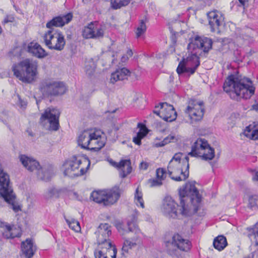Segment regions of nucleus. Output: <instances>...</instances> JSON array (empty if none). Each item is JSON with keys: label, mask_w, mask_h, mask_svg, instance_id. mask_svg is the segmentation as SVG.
<instances>
[{"label": "nucleus", "mask_w": 258, "mask_h": 258, "mask_svg": "<svg viewBox=\"0 0 258 258\" xmlns=\"http://www.w3.org/2000/svg\"><path fill=\"white\" fill-rule=\"evenodd\" d=\"M212 39L208 37L197 36L192 39L187 46V49L191 51L192 53L179 62L176 69L178 74L180 75L184 73L191 75L194 74L200 62L197 52L194 51L198 49L204 52H208L212 48Z\"/></svg>", "instance_id": "f257e3e1"}, {"label": "nucleus", "mask_w": 258, "mask_h": 258, "mask_svg": "<svg viewBox=\"0 0 258 258\" xmlns=\"http://www.w3.org/2000/svg\"><path fill=\"white\" fill-rule=\"evenodd\" d=\"M225 92L230 97L237 101L247 99L254 93L255 88L250 79L239 73L229 76L223 85Z\"/></svg>", "instance_id": "f03ea898"}, {"label": "nucleus", "mask_w": 258, "mask_h": 258, "mask_svg": "<svg viewBox=\"0 0 258 258\" xmlns=\"http://www.w3.org/2000/svg\"><path fill=\"white\" fill-rule=\"evenodd\" d=\"M97 231L99 233L97 239L98 246L94 251L95 258H116L117 249L108 239L111 234L110 226L107 223L101 224Z\"/></svg>", "instance_id": "7ed1b4c3"}, {"label": "nucleus", "mask_w": 258, "mask_h": 258, "mask_svg": "<svg viewBox=\"0 0 258 258\" xmlns=\"http://www.w3.org/2000/svg\"><path fill=\"white\" fill-rule=\"evenodd\" d=\"M181 210H199L202 205V196L194 183H187L179 189Z\"/></svg>", "instance_id": "20e7f679"}, {"label": "nucleus", "mask_w": 258, "mask_h": 258, "mask_svg": "<svg viewBox=\"0 0 258 258\" xmlns=\"http://www.w3.org/2000/svg\"><path fill=\"white\" fill-rule=\"evenodd\" d=\"M38 64L36 61L26 58L13 65L14 75L23 83L32 82L37 75Z\"/></svg>", "instance_id": "39448f33"}, {"label": "nucleus", "mask_w": 258, "mask_h": 258, "mask_svg": "<svg viewBox=\"0 0 258 258\" xmlns=\"http://www.w3.org/2000/svg\"><path fill=\"white\" fill-rule=\"evenodd\" d=\"M19 159L24 167L31 172L35 171L38 177L42 180L49 181L54 175V170L51 165L41 167L36 160L25 155H20Z\"/></svg>", "instance_id": "423d86ee"}, {"label": "nucleus", "mask_w": 258, "mask_h": 258, "mask_svg": "<svg viewBox=\"0 0 258 258\" xmlns=\"http://www.w3.org/2000/svg\"><path fill=\"white\" fill-rule=\"evenodd\" d=\"M0 195L13 210H21V206L10 185L9 175L0 166Z\"/></svg>", "instance_id": "0eeeda50"}, {"label": "nucleus", "mask_w": 258, "mask_h": 258, "mask_svg": "<svg viewBox=\"0 0 258 258\" xmlns=\"http://www.w3.org/2000/svg\"><path fill=\"white\" fill-rule=\"evenodd\" d=\"M189 158L185 156L182 160V164L170 161L167 167L170 178L176 181L185 180L189 175Z\"/></svg>", "instance_id": "6e6552de"}, {"label": "nucleus", "mask_w": 258, "mask_h": 258, "mask_svg": "<svg viewBox=\"0 0 258 258\" xmlns=\"http://www.w3.org/2000/svg\"><path fill=\"white\" fill-rule=\"evenodd\" d=\"M43 38L45 45L50 49L61 51L64 48V36L58 29L48 30L45 33Z\"/></svg>", "instance_id": "1a4fd4ad"}, {"label": "nucleus", "mask_w": 258, "mask_h": 258, "mask_svg": "<svg viewBox=\"0 0 258 258\" xmlns=\"http://www.w3.org/2000/svg\"><path fill=\"white\" fill-rule=\"evenodd\" d=\"M59 115L58 109L53 107L47 108L42 114L40 123L46 130L57 131L59 127Z\"/></svg>", "instance_id": "9d476101"}, {"label": "nucleus", "mask_w": 258, "mask_h": 258, "mask_svg": "<svg viewBox=\"0 0 258 258\" xmlns=\"http://www.w3.org/2000/svg\"><path fill=\"white\" fill-rule=\"evenodd\" d=\"M119 194L116 190H104L92 192L91 198L97 203L104 206L114 204L119 199Z\"/></svg>", "instance_id": "9b49d317"}, {"label": "nucleus", "mask_w": 258, "mask_h": 258, "mask_svg": "<svg viewBox=\"0 0 258 258\" xmlns=\"http://www.w3.org/2000/svg\"><path fill=\"white\" fill-rule=\"evenodd\" d=\"M40 90L44 97H48L63 94L67 88L62 82L46 80L41 83Z\"/></svg>", "instance_id": "f8f14e48"}, {"label": "nucleus", "mask_w": 258, "mask_h": 258, "mask_svg": "<svg viewBox=\"0 0 258 258\" xmlns=\"http://www.w3.org/2000/svg\"><path fill=\"white\" fill-rule=\"evenodd\" d=\"M164 243L169 250H176L178 249L186 251L190 249V242L182 237L180 234H174L169 239L165 238Z\"/></svg>", "instance_id": "ddd939ff"}, {"label": "nucleus", "mask_w": 258, "mask_h": 258, "mask_svg": "<svg viewBox=\"0 0 258 258\" xmlns=\"http://www.w3.org/2000/svg\"><path fill=\"white\" fill-rule=\"evenodd\" d=\"M138 212L135 211L133 214L127 218V228L124 227L122 222L119 220H115L114 225L117 229L118 231L122 235H125L130 232H134L135 234H138L140 232V229L137 225Z\"/></svg>", "instance_id": "4468645a"}, {"label": "nucleus", "mask_w": 258, "mask_h": 258, "mask_svg": "<svg viewBox=\"0 0 258 258\" xmlns=\"http://www.w3.org/2000/svg\"><path fill=\"white\" fill-rule=\"evenodd\" d=\"M205 112L204 103L202 101L191 100L185 110V113L188 115L191 122L201 120Z\"/></svg>", "instance_id": "2eb2a0df"}, {"label": "nucleus", "mask_w": 258, "mask_h": 258, "mask_svg": "<svg viewBox=\"0 0 258 258\" xmlns=\"http://www.w3.org/2000/svg\"><path fill=\"white\" fill-rule=\"evenodd\" d=\"M81 164V160L76 156H73L70 160L67 161L63 165V174L65 176L74 177L84 174L86 171L84 168H81L79 172V167Z\"/></svg>", "instance_id": "dca6fc26"}, {"label": "nucleus", "mask_w": 258, "mask_h": 258, "mask_svg": "<svg viewBox=\"0 0 258 258\" xmlns=\"http://www.w3.org/2000/svg\"><path fill=\"white\" fill-rule=\"evenodd\" d=\"M104 30L96 22H91L83 31V36L86 39H100L103 38Z\"/></svg>", "instance_id": "f3484780"}, {"label": "nucleus", "mask_w": 258, "mask_h": 258, "mask_svg": "<svg viewBox=\"0 0 258 258\" xmlns=\"http://www.w3.org/2000/svg\"><path fill=\"white\" fill-rule=\"evenodd\" d=\"M161 109V118L167 122H171L175 120L177 117V113L173 106L166 102L159 104Z\"/></svg>", "instance_id": "a211bd4d"}, {"label": "nucleus", "mask_w": 258, "mask_h": 258, "mask_svg": "<svg viewBox=\"0 0 258 258\" xmlns=\"http://www.w3.org/2000/svg\"><path fill=\"white\" fill-rule=\"evenodd\" d=\"M72 17L73 16L71 13L54 17L46 23V27L48 30L56 29L54 27H62L65 24L69 23L72 20Z\"/></svg>", "instance_id": "6ab92c4d"}, {"label": "nucleus", "mask_w": 258, "mask_h": 258, "mask_svg": "<svg viewBox=\"0 0 258 258\" xmlns=\"http://www.w3.org/2000/svg\"><path fill=\"white\" fill-rule=\"evenodd\" d=\"M209 24L212 32H220L219 27L223 24V19L219 12L212 11L208 14Z\"/></svg>", "instance_id": "aec40b11"}, {"label": "nucleus", "mask_w": 258, "mask_h": 258, "mask_svg": "<svg viewBox=\"0 0 258 258\" xmlns=\"http://www.w3.org/2000/svg\"><path fill=\"white\" fill-rule=\"evenodd\" d=\"M208 143L205 139L199 138L191 146V151L188 153L189 155L192 157H198L201 155L200 153L208 146Z\"/></svg>", "instance_id": "412c9836"}, {"label": "nucleus", "mask_w": 258, "mask_h": 258, "mask_svg": "<svg viewBox=\"0 0 258 258\" xmlns=\"http://www.w3.org/2000/svg\"><path fill=\"white\" fill-rule=\"evenodd\" d=\"M21 248L22 253L26 258H32L36 251L35 246L30 239H27L22 242Z\"/></svg>", "instance_id": "4be33fe9"}, {"label": "nucleus", "mask_w": 258, "mask_h": 258, "mask_svg": "<svg viewBox=\"0 0 258 258\" xmlns=\"http://www.w3.org/2000/svg\"><path fill=\"white\" fill-rule=\"evenodd\" d=\"M28 51L37 58H44L47 55L45 50L38 43H30L27 47Z\"/></svg>", "instance_id": "5701e85b"}, {"label": "nucleus", "mask_w": 258, "mask_h": 258, "mask_svg": "<svg viewBox=\"0 0 258 258\" xmlns=\"http://www.w3.org/2000/svg\"><path fill=\"white\" fill-rule=\"evenodd\" d=\"M101 135L98 132H91L90 138V146L89 149L91 150H98L102 148L105 145L103 141H101Z\"/></svg>", "instance_id": "b1692460"}, {"label": "nucleus", "mask_w": 258, "mask_h": 258, "mask_svg": "<svg viewBox=\"0 0 258 258\" xmlns=\"http://www.w3.org/2000/svg\"><path fill=\"white\" fill-rule=\"evenodd\" d=\"M21 235V230L19 226L18 227L14 226L6 225L5 231L3 233V236L7 239H13L16 237H20Z\"/></svg>", "instance_id": "393cba45"}, {"label": "nucleus", "mask_w": 258, "mask_h": 258, "mask_svg": "<svg viewBox=\"0 0 258 258\" xmlns=\"http://www.w3.org/2000/svg\"><path fill=\"white\" fill-rule=\"evenodd\" d=\"M91 131H84L79 136L78 139V145L82 148L89 149L90 146V138L91 136Z\"/></svg>", "instance_id": "a878e982"}, {"label": "nucleus", "mask_w": 258, "mask_h": 258, "mask_svg": "<svg viewBox=\"0 0 258 258\" xmlns=\"http://www.w3.org/2000/svg\"><path fill=\"white\" fill-rule=\"evenodd\" d=\"M130 71L125 68L116 70L115 72L112 73L110 82L112 83H114L117 81L126 79L130 76Z\"/></svg>", "instance_id": "bb28decb"}, {"label": "nucleus", "mask_w": 258, "mask_h": 258, "mask_svg": "<svg viewBox=\"0 0 258 258\" xmlns=\"http://www.w3.org/2000/svg\"><path fill=\"white\" fill-rule=\"evenodd\" d=\"M117 166L121 168L120 175L122 178H124L127 174H129L132 172V168L131 166V162L129 159L120 161Z\"/></svg>", "instance_id": "cd10ccee"}, {"label": "nucleus", "mask_w": 258, "mask_h": 258, "mask_svg": "<svg viewBox=\"0 0 258 258\" xmlns=\"http://www.w3.org/2000/svg\"><path fill=\"white\" fill-rule=\"evenodd\" d=\"M62 192V189L55 187H50L47 189L44 196L46 199L58 198Z\"/></svg>", "instance_id": "c85d7f7f"}, {"label": "nucleus", "mask_w": 258, "mask_h": 258, "mask_svg": "<svg viewBox=\"0 0 258 258\" xmlns=\"http://www.w3.org/2000/svg\"><path fill=\"white\" fill-rule=\"evenodd\" d=\"M245 135L252 140H258V122L253 126L249 125L247 126L245 130Z\"/></svg>", "instance_id": "c756f323"}, {"label": "nucleus", "mask_w": 258, "mask_h": 258, "mask_svg": "<svg viewBox=\"0 0 258 258\" xmlns=\"http://www.w3.org/2000/svg\"><path fill=\"white\" fill-rule=\"evenodd\" d=\"M227 245L226 238L223 235L216 237L213 241L214 248L219 251H221Z\"/></svg>", "instance_id": "7c9ffc66"}, {"label": "nucleus", "mask_w": 258, "mask_h": 258, "mask_svg": "<svg viewBox=\"0 0 258 258\" xmlns=\"http://www.w3.org/2000/svg\"><path fill=\"white\" fill-rule=\"evenodd\" d=\"M200 155L198 157H201L203 160H211L215 157L214 149L208 144V146L204 149V151H202V152L200 153Z\"/></svg>", "instance_id": "2f4dec72"}, {"label": "nucleus", "mask_w": 258, "mask_h": 258, "mask_svg": "<svg viewBox=\"0 0 258 258\" xmlns=\"http://www.w3.org/2000/svg\"><path fill=\"white\" fill-rule=\"evenodd\" d=\"M178 205L170 196H166L163 200L162 208L164 210H175Z\"/></svg>", "instance_id": "473e14b6"}, {"label": "nucleus", "mask_w": 258, "mask_h": 258, "mask_svg": "<svg viewBox=\"0 0 258 258\" xmlns=\"http://www.w3.org/2000/svg\"><path fill=\"white\" fill-rule=\"evenodd\" d=\"M64 218L71 229L77 232L81 231V226L77 220L71 217L66 218V216H64Z\"/></svg>", "instance_id": "72a5a7b5"}, {"label": "nucleus", "mask_w": 258, "mask_h": 258, "mask_svg": "<svg viewBox=\"0 0 258 258\" xmlns=\"http://www.w3.org/2000/svg\"><path fill=\"white\" fill-rule=\"evenodd\" d=\"M131 0H111V5L113 9H120L127 6Z\"/></svg>", "instance_id": "f704fd0d"}, {"label": "nucleus", "mask_w": 258, "mask_h": 258, "mask_svg": "<svg viewBox=\"0 0 258 258\" xmlns=\"http://www.w3.org/2000/svg\"><path fill=\"white\" fill-rule=\"evenodd\" d=\"M147 27L145 20H141L137 28L136 32L137 37L138 38L143 35L146 31Z\"/></svg>", "instance_id": "c9c22d12"}, {"label": "nucleus", "mask_w": 258, "mask_h": 258, "mask_svg": "<svg viewBox=\"0 0 258 258\" xmlns=\"http://www.w3.org/2000/svg\"><path fill=\"white\" fill-rule=\"evenodd\" d=\"M248 205L250 208L258 209V195L250 196L248 198Z\"/></svg>", "instance_id": "e433bc0d"}, {"label": "nucleus", "mask_w": 258, "mask_h": 258, "mask_svg": "<svg viewBox=\"0 0 258 258\" xmlns=\"http://www.w3.org/2000/svg\"><path fill=\"white\" fill-rule=\"evenodd\" d=\"M135 202L139 208L142 209L145 208L144 201L142 198V194L141 192H139L138 188H137L136 190Z\"/></svg>", "instance_id": "4c0bfd02"}, {"label": "nucleus", "mask_w": 258, "mask_h": 258, "mask_svg": "<svg viewBox=\"0 0 258 258\" xmlns=\"http://www.w3.org/2000/svg\"><path fill=\"white\" fill-rule=\"evenodd\" d=\"M138 127L139 128V131L137 133L136 136L142 139L148 134L147 128L145 125L142 123H138Z\"/></svg>", "instance_id": "58836bf2"}, {"label": "nucleus", "mask_w": 258, "mask_h": 258, "mask_svg": "<svg viewBox=\"0 0 258 258\" xmlns=\"http://www.w3.org/2000/svg\"><path fill=\"white\" fill-rule=\"evenodd\" d=\"M175 139V137L172 135H169L167 137L164 139V140L160 142L159 143H156L155 144V146L156 147H161L164 146L165 145L170 143L172 141H173Z\"/></svg>", "instance_id": "ea45409f"}, {"label": "nucleus", "mask_w": 258, "mask_h": 258, "mask_svg": "<svg viewBox=\"0 0 258 258\" xmlns=\"http://www.w3.org/2000/svg\"><path fill=\"white\" fill-rule=\"evenodd\" d=\"M17 97L18 98V101L16 103L17 105L23 110L25 109L27 106V101L24 99L21 98L19 94L17 95Z\"/></svg>", "instance_id": "a19ab883"}, {"label": "nucleus", "mask_w": 258, "mask_h": 258, "mask_svg": "<svg viewBox=\"0 0 258 258\" xmlns=\"http://www.w3.org/2000/svg\"><path fill=\"white\" fill-rule=\"evenodd\" d=\"M163 215L168 218L178 217L177 211H164Z\"/></svg>", "instance_id": "79ce46f5"}, {"label": "nucleus", "mask_w": 258, "mask_h": 258, "mask_svg": "<svg viewBox=\"0 0 258 258\" xmlns=\"http://www.w3.org/2000/svg\"><path fill=\"white\" fill-rule=\"evenodd\" d=\"M95 64L93 62L90 64H86L85 70L86 73L89 76H91L95 71Z\"/></svg>", "instance_id": "37998d69"}, {"label": "nucleus", "mask_w": 258, "mask_h": 258, "mask_svg": "<svg viewBox=\"0 0 258 258\" xmlns=\"http://www.w3.org/2000/svg\"><path fill=\"white\" fill-rule=\"evenodd\" d=\"M182 156V154L181 153H176L173 157L172 159L170 160V161H173L174 163L176 162L182 164V161H181Z\"/></svg>", "instance_id": "c03bdc74"}, {"label": "nucleus", "mask_w": 258, "mask_h": 258, "mask_svg": "<svg viewBox=\"0 0 258 258\" xmlns=\"http://www.w3.org/2000/svg\"><path fill=\"white\" fill-rule=\"evenodd\" d=\"M166 173L165 170L163 168H159L156 170L157 178L159 179H164V175Z\"/></svg>", "instance_id": "a18cd8bd"}, {"label": "nucleus", "mask_w": 258, "mask_h": 258, "mask_svg": "<svg viewBox=\"0 0 258 258\" xmlns=\"http://www.w3.org/2000/svg\"><path fill=\"white\" fill-rule=\"evenodd\" d=\"M134 239H133L132 241H131L130 240L126 239L124 240V243H125V244L130 248H132V247L135 246L137 244L135 241H134Z\"/></svg>", "instance_id": "49530a36"}, {"label": "nucleus", "mask_w": 258, "mask_h": 258, "mask_svg": "<svg viewBox=\"0 0 258 258\" xmlns=\"http://www.w3.org/2000/svg\"><path fill=\"white\" fill-rule=\"evenodd\" d=\"M162 180V179L159 178L153 179L151 181V186H160L162 184V182L161 181Z\"/></svg>", "instance_id": "de8ad7c7"}, {"label": "nucleus", "mask_w": 258, "mask_h": 258, "mask_svg": "<svg viewBox=\"0 0 258 258\" xmlns=\"http://www.w3.org/2000/svg\"><path fill=\"white\" fill-rule=\"evenodd\" d=\"M15 18L12 15H7L3 21V24H6L9 22H13L14 21Z\"/></svg>", "instance_id": "09e8293b"}, {"label": "nucleus", "mask_w": 258, "mask_h": 258, "mask_svg": "<svg viewBox=\"0 0 258 258\" xmlns=\"http://www.w3.org/2000/svg\"><path fill=\"white\" fill-rule=\"evenodd\" d=\"M141 139L139 137L136 136L133 138V142L138 145H140L141 144Z\"/></svg>", "instance_id": "8fccbe9b"}, {"label": "nucleus", "mask_w": 258, "mask_h": 258, "mask_svg": "<svg viewBox=\"0 0 258 258\" xmlns=\"http://www.w3.org/2000/svg\"><path fill=\"white\" fill-rule=\"evenodd\" d=\"M131 249L130 247H128L125 243H123V246L122 247V254H124V252L127 253L128 250Z\"/></svg>", "instance_id": "3c124183"}, {"label": "nucleus", "mask_w": 258, "mask_h": 258, "mask_svg": "<svg viewBox=\"0 0 258 258\" xmlns=\"http://www.w3.org/2000/svg\"><path fill=\"white\" fill-rule=\"evenodd\" d=\"M252 180L254 181L257 182L258 183V171L255 172L253 174Z\"/></svg>", "instance_id": "603ef678"}, {"label": "nucleus", "mask_w": 258, "mask_h": 258, "mask_svg": "<svg viewBox=\"0 0 258 258\" xmlns=\"http://www.w3.org/2000/svg\"><path fill=\"white\" fill-rule=\"evenodd\" d=\"M127 56L131 57L133 55V52L131 49H128L126 52Z\"/></svg>", "instance_id": "864d4df0"}, {"label": "nucleus", "mask_w": 258, "mask_h": 258, "mask_svg": "<svg viewBox=\"0 0 258 258\" xmlns=\"http://www.w3.org/2000/svg\"><path fill=\"white\" fill-rule=\"evenodd\" d=\"M254 236V238H256L257 237H258V229L256 228H255L253 230V234Z\"/></svg>", "instance_id": "5fc2aeb1"}, {"label": "nucleus", "mask_w": 258, "mask_h": 258, "mask_svg": "<svg viewBox=\"0 0 258 258\" xmlns=\"http://www.w3.org/2000/svg\"><path fill=\"white\" fill-rule=\"evenodd\" d=\"M153 112L161 117V108H160V111H158L154 110V111H153Z\"/></svg>", "instance_id": "6e6d98bb"}, {"label": "nucleus", "mask_w": 258, "mask_h": 258, "mask_svg": "<svg viewBox=\"0 0 258 258\" xmlns=\"http://www.w3.org/2000/svg\"><path fill=\"white\" fill-rule=\"evenodd\" d=\"M128 56H126L125 57V56H123L122 57H121V61L122 62H124L127 59H128Z\"/></svg>", "instance_id": "4d7b16f0"}, {"label": "nucleus", "mask_w": 258, "mask_h": 258, "mask_svg": "<svg viewBox=\"0 0 258 258\" xmlns=\"http://www.w3.org/2000/svg\"><path fill=\"white\" fill-rule=\"evenodd\" d=\"M239 3L242 5V6H244L245 5V0H238Z\"/></svg>", "instance_id": "13d9d810"}, {"label": "nucleus", "mask_w": 258, "mask_h": 258, "mask_svg": "<svg viewBox=\"0 0 258 258\" xmlns=\"http://www.w3.org/2000/svg\"><path fill=\"white\" fill-rule=\"evenodd\" d=\"M181 212H180V214L182 215H184L186 214V212L188 211H184V210H183V211H180Z\"/></svg>", "instance_id": "bf43d9fd"}, {"label": "nucleus", "mask_w": 258, "mask_h": 258, "mask_svg": "<svg viewBox=\"0 0 258 258\" xmlns=\"http://www.w3.org/2000/svg\"><path fill=\"white\" fill-rule=\"evenodd\" d=\"M143 164H144L145 166V167H144V169H147V166L146 164V163H141V166H143Z\"/></svg>", "instance_id": "052dcab7"}, {"label": "nucleus", "mask_w": 258, "mask_h": 258, "mask_svg": "<svg viewBox=\"0 0 258 258\" xmlns=\"http://www.w3.org/2000/svg\"><path fill=\"white\" fill-rule=\"evenodd\" d=\"M91 0H83V1L85 3H88Z\"/></svg>", "instance_id": "680f3d73"}, {"label": "nucleus", "mask_w": 258, "mask_h": 258, "mask_svg": "<svg viewBox=\"0 0 258 258\" xmlns=\"http://www.w3.org/2000/svg\"><path fill=\"white\" fill-rule=\"evenodd\" d=\"M112 133V131H109V130L108 131V134L109 135H110V134L111 133Z\"/></svg>", "instance_id": "e2e57ef3"}, {"label": "nucleus", "mask_w": 258, "mask_h": 258, "mask_svg": "<svg viewBox=\"0 0 258 258\" xmlns=\"http://www.w3.org/2000/svg\"><path fill=\"white\" fill-rule=\"evenodd\" d=\"M2 28L1 27V26H0V34L2 33Z\"/></svg>", "instance_id": "0e129e2a"}, {"label": "nucleus", "mask_w": 258, "mask_h": 258, "mask_svg": "<svg viewBox=\"0 0 258 258\" xmlns=\"http://www.w3.org/2000/svg\"><path fill=\"white\" fill-rule=\"evenodd\" d=\"M17 220L19 221V223H21V221L19 219V218H17Z\"/></svg>", "instance_id": "69168bd1"}]
</instances>
